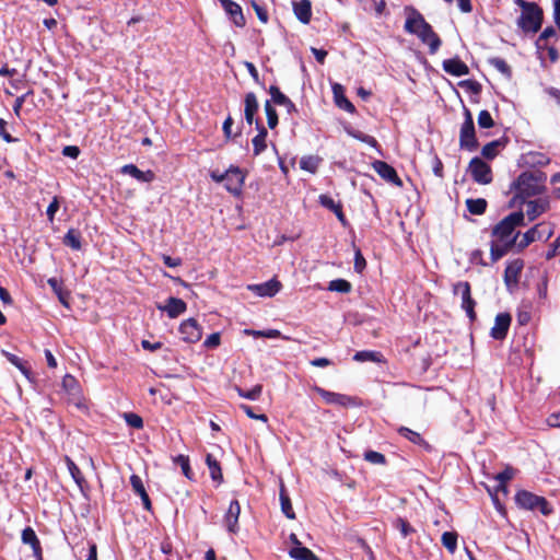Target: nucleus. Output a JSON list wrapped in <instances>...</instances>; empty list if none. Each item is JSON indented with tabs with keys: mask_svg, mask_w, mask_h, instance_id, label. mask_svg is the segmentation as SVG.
Masks as SVG:
<instances>
[{
	"mask_svg": "<svg viewBox=\"0 0 560 560\" xmlns=\"http://www.w3.org/2000/svg\"><path fill=\"white\" fill-rule=\"evenodd\" d=\"M405 31L417 35L419 39L429 46V52L435 54L441 47V38L433 31L432 26L424 20L423 15L412 9L405 22Z\"/></svg>",
	"mask_w": 560,
	"mask_h": 560,
	"instance_id": "obj_1",
	"label": "nucleus"
},
{
	"mask_svg": "<svg viewBox=\"0 0 560 560\" xmlns=\"http://www.w3.org/2000/svg\"><path fill=\"white\" fill-rule=\"evenodd\" d=\"M522 9L517 19V26L526 34H536L542 24L544 13L541 8L535 2L516 0Z\"/></svg>",
	"mask_w": 560,
	"mask_h": 560,
	"instance_id": "obj_2",
	"label": "nucleus"
},
{
	"mask_svg": "<svg viewBox=\"0 0 560 560\" xmlns=\"http://www.w3.org/2000/svg\"><path fill=\"white\" fill-rule=\"evenodd\" d=\"M524 224V213L522 211H514L502 219L493 229L492 236L498 242H513V245L517 246V237L520 233L517 232L513 235L515 229Z\"/></svg>",
	"mask_w": 560,
	"mask_h": 560,
	"instance_id": "obj_3",
	"label": "nucleus"
},
{
	"mask_svg": "<svg viewBox=\"0 0 560 560\" xmlns=\"http://www.w3.org/2000/svg\"><path fill=\"white\" fill-rule=\"evenodd\" d=\"M511 189L515 190V197L525 202L526 198L537 196L541 192L539 176L532 172H523L513 182Z\"/></svg>",
	"mask_w": 560,
	"mask_h": 560,
	"instance_id": "obj_4",
	"label": "nucleus"
},
{
	"mask_svg": "<svg viewBox=\"0 0 560 560\" xmlns=\"http://www.w3.org/2000/svg\"><path fill=\"white\" fill-rule=\"evenodd\" d=\"M515 502L521 509L529 511L538 510L546 516L552 512V509L546 498L536 495L527 490H520L515 494Z\"/></svg>",
	"mask_w": 560,
	"mask_h": 560,
	"instance_id": "obj_5",
	"label": "nucleus"
},
{
	"mask_svg": "<svg viewBox=\"0 0 560 560\" xmlns=\"http://www.w3.org/2000/svg\"><path fill=\"white\" fill-rule=\"evenodd\" d=\"M464 122L459 130V147L469 152H474L478 149L479 142L476 137L472 115L467 107H464Z\"/></svg>",
	"mask_w": 560,
	"mask_h": 560,
	"instance_id": "obj_6",
	"label": "nucleus"
},
{
	"mask_svg": "<svg viewBox=\"0 0 560 560\" xmlns=\"http://www.w3.org/2000/svg\"><path fill=\"white\" fill-rule=\"evenodd\" d=\"M455 295H459L462 308L466 312L468 318L474 322L476 319V301L471 296V288L468 281H459L453 285Z\"/></svg>",
	"mask_w": 560,
	"mask_h": 560,
	"instance_id": "obj_7",
	"label": "nucleus"
},
{
	"mask_svg": "<svg viewBox=\"0 0 560 560\" xmlns=\"http://www.w3.org/2000/svg\"><path fill=\"white\" fill-rule=\"evenodd\" d=\"M224 187L225 189L232 194L235 197H240L243 191V186L245 182L246 175L244 172L238 167L231 165L225 172H224Z\"/></svg>",
	"mask_w": 560,
	"mask_h": 560,
	"instance_id": "obj_8",
	"label": "nucleus"
},
{
	"mask_svg": "<svg viewBox=\"0 0 560 560\" xmlns=\"http://www.w3.org/2000/svg\"><path fill=\"white\" fill-rule=\"evenodd\" d=\"M468 171L472 179L481 185H488L492 182L491 167L480 158L475 156L469 162Z\"/></svg>",
	"mask_w": 560,
	"mask_h": 560,
	"instance_id": "obj_9",
	"label": "nucleus"
},
{
	"mask_svg": "<svg viewBox=\"0 0 560 560\" xmlns=\"http://www.w3.org/2000/svg\"><path fill=\"white\" fill-rule=\"evenodd\" d=\"M552 234L553 231L551 228L542 223L537 224L523 234L522 238L517 242V247L522 250L537 240H549Z\"/></svg>",
	"mask_w": 560,
	"mask_h": 560,
	"instance_id": "obj_10",
	"label": "nucleus"
},
{
	"mask_svg": "<svg viewBox=\"0 0 560 560\" xmlns=\"http://www.w3.org/2000/svg\"><path fill=\"white\" fill-rule=\"evenodd\" d=\"M178 331L182 340L186 343H196L202 337V328L195 318L184 320L179 325Z\"/></svg>",
	"mask_w": 560,
	"mask_h": 560,
	"instance_id": "obj_11",
	"label": "nucleus"
},
{
	"mask_svg": "<svg viewBox=\"0 0 560 560\" xmlns=\"http://www.w3.org/2000/svg\"><path fill=\"white\" fill-rule=\"evenodd\" d=\"M61 386L68 395V401L77 407H81L82 394L77 378L71 374H66L62 378Z\"/></svg>",
	"mask_w": 560,
	"mask_h": 560,
	"instance_id": "obj_12",
	"label": "nucleus"
},
{
	"mask_svg": "<svg viewBox=\"0 0 560 560\" xmlns=\"http://www.w3.org/2000/svg\"><path fill=\"white\" fill-rule=\"evenodd\" d=\"M281 288L282 284L276 279H271L262 283L247 285L249 291L261 298H272L281 290Z\"/></svg>",
	"mask_w": 560,
	"mask_h": 560,
	"instance_id": "obj_13",
	"label": "nucleus"
},
{
	"mask_svg": "<svg viewBox=\"0 0 560 560\" xmlns=\"http://www.w3.org/2000/svg\"><path fill=\"white\" fill-rule=\"evenodd\" d=\"M373 170L386 182L397 186H402V180L397 175L396 170L384 161H375L372 164Z\"/></svg>",
	"mask_w": 560,
	"mask_h": 560,
	"instance_id": "obj_14",
	"label": "nucleus"
},
{
	"mask_svg": "<svg viewBox=\"0 0 560 560\" xmlns=\"http://www.w3.org/2000/svg\"><path fill=\"white\" fill-rule=\"evenodd\" d=\"M241 514V505L237 500H232L230 502L229 509L224 514V525L226 530L231 534H236L238 532V517Z\"/></svg>",
	"mask_w": 560,
	"mask_h": 560,
	"instance_id": "obj_15",
	"label": "nucleus"
},
{
	"mask_svg": "<svg viewBox=\"0 0 560 560\" xmlns=\"http://www.w3.org/2000/svg\"><path fill=\"white\" fill-rule=\"evenodd\" d=\"M511 315L509 313H500L495 316L494 326L491 328V337L495 340H503L511 325Z\"/></svg>",
	"mask_w": 560,
	"mask_h": 560,
	"instance_id": "obj_16",
	"label": "nucleus"
},
{
	"mask_svg": "<svg viewBox=\"0 0 560 560\" xmlns=\"http://www.w3.org/2000/svg\"><path fill=\"white\" fill-rule=\"evenodd\" d=\"M158 308L165 312L170 318H176L186 312L187 304L182 299L171 296L164 305H159Z\"/></svg>",
	"mask_w": 560,
	"mask_h": 560,
	"instance_id": "obj_17",
	"label": "nucleus"
},
{
	"mask_svg": "<svg viewBox=\"0 0 560 560\" xmlns=\"http://www.w3.org/2000/svg\"><path fill=\"white\" fill-rule=\"evenodd\" d=\"M220 2L226 14L236 26L242 27L245 25L242 8L236 2L232 0H220Z\"/></svg>",
	"mask_w": 560,
	"mask_h": 560,
	"instance_id": "obj_18",
	"label": "nucleus"
},
{
	"mask_svg": "<svg viewBox=\"0 0 560 560\" xmlns=\"http://www.w3.org/2000/svg\"><path fill=\"white\" fill-rule=\"evenodd\" d=\"M121 174L129 175L140 183H151L155 174L151 171H141L135 164H126L120 168Z\"/></svg>",
	"mask_w": 560,
	"mask_h": 560,
	"instance_id": "obj_19",
	"label": "nucleus"
},
{
	"mask_svg": "<svg viewBox=\"0 0 560 560\" xmlns=\"http://www.w3.org/2000/svg\"><path fill=\"white\" fill-rule=\"evenodd\" d=\"M443 70L454 77L467 75L469 73L468 66L459 58H451L443 61Z\"/></svg>",
	"mask_w": 560,
	"mask_h": 560,
	"instance_id": "obj_20",
	"label": "nucleus"
},
{
	"mask_svg": "<svg viewBox=\"0 0 560 560\" xmlns=\"http://www.w3.org/2000/svg\"><path fill=\"white\" fill-rule=\"evenodd\" d=\"M330 86L335 105L342 110L350 112V101L346 96V88L334 81H330Z\"/></svg>",
	"mask_w": 560,
	"mask_h": 560,
	"instance_id": "obj_21",
	"label": "nucleus"
},
{
	"mask_svg": "<svg viewBox=\"0 0 560 560\" xmlns=\"http://www.w3.org/2000/svg\"><path fill=\"white\" fill-rule=\"evenodd\" d=\"M130 485L132 487L133 492L141 498L144 510L151 511V500L149 498V494L147 493L142 479L138 475H131Z\"/></svg>",
	"mask_w": 560,
	"mask_h": 560,
	"instance_id": "obj_22",
	"label": "nucleus"
},
{
	"mask_svg": "<svg viewBox=\"0 0 560 560\" xmlns=\"http://www.w3.org/2000/svg\"><path fill=\"white\" fill-rule=\"evenodd\" d=\"M526 206V215L529 221H534L548 210L549 202L547 199H535L527 201Z\"/></svg>",
	"mask_w": 560,
	"mask_h": 560,
	"instance_id": "obj_23",
	"label": "nucleus"
},
{
	"mask_svg": "<svg viewBox=\"0 0 560 560\" xmlns=\"http://www.w3.org/2000/svg\"><path fill=\"white\" fill-rule=\"evenodd\" d=\"M244 105H245V108H244L245 120L248 125H252L254 121H256L255 115L259 109V104H258L255 93H253V92L246 93L245 98H244Z\"/></svg>",
	"mask_w": 560,
	"mask_h": 560,
	"instance_id": "obj_24",
	"label": "nucleus"
},
{
	"mask_svg": "<svg viewBox=\"0 0 560 560\" xmlns=\"http://www.w3.org/2000/svg\"><path fill=\"white\" fill-rule=\"evenodd\" d=\"M255 125H256V129L258 130V133L253 138L252 142H253L254 155H259L267 148L266 138H267L268 132H267V129L264 127V125L258 119H256Z\"/></svg>",
	"mask_w": 560,
	"mask_h": 560,
	"instance_id": "obj_25",
	"label": "nucleus"
},
{
	"mask_svg": "<svg viewBox=\"0 0 560 560\" xmlns=\"http://www.w3.org/2000/svg\"><path fill=\"white\" fill-rule=\"evenodd\" d=\"M314 392H316L318 395H320V397L327 404H330V405L346 406L350 401V398L348 396H346V395H341V394H337V393H334V392H329V390H326V389H324L322 387H318V386L314 387Z\"/></svg>",
	"mask_w": 560,
	"mask_h": 560,
	"instance_id": "obj_26",
	"label": "nucleus"
},
{
	"mask_svg": "<svg viewBox=\"0 0 560 560\" xmlns=\"http://www.w3.org/2000/svg\"><path fill=\"white\" fill-rule=\"evenodd\" d=\"M293 11L298 20L307 24L312 18V5L308 0L293 2Z\"/></svg>",
	"mask_w": 560,
	"mask_h": 560,
	"instance_id": "obj_27",
	"label": "nucleus"
},
{
	"mask_svg": "<svg viewBox=\"0 0 560 560\" xmlns=\"http://www.w3.org/2000/svg\"><path fill=\"white\" fill-rule=\"evenodd\" d=\"M295 541V546L291 548L290 556L295 560H318V558L308 548L304 547L296 540L295 535H291Z\"/></svg>",
	"mask_w": 560,
	"mask_h": 560,
	"instance_id": "obj_28",
	"label": "nucleus"
},
{
	"mask_svg": "<svg viewBox=\"0 0 560 560\" xmlns=\"http://www.w3.org/2000/svg\"><path fill=\"white\" fill-rule=\"evenodd\" d=\"M523 268V261L516 259L510 262L504 270V281L509 285L510 283H516L518 281L520 273Z\"/></svg>",
	"mask_w": 560,
	"mask_h": 560,
	"instance_id": "obj_29",
	"label": "nucleus"
},
{
	"mask_svg": "<svg viewBox=\"0 0 560 560\" xmlns=\"http://www.w3.org/2000/svg\"><path fill=\"white\" fill-rule=\"evenodd\" d=\"M513 242L504 243V242H498L492 241L490 245V256L491 260L493 262L501 259L504 255L508 254V252L513 247Z\"/></svg>",
	"mask_w": 560,
	"mask_h": 560,
	"instance_id": "obj_30",
	"label": "nucleus"
},
{
	"mask_svg": "<svg viewBox=\"0 0 560 560\" xmlns=\"http://www.w3.org/2000/svg\"><path fill=\"white\" fill-rule=\"evenodd\" d=\"M65 462H66L67 468H68L72 479L74 480L77 486L80 488V490L83 491L86 481H85L80 468L69 456L65 457Z\"/></svg>",
	"mask_w": 560,
	"mask_h": 560,
	"instance_id": "obj_31",
	"label": "nucleus"
},
{
	"mask_svg": "<svg viewBox=\"0 0 560 560\" xmlns=\"http://www.w3.org/2000/svg\"><path fill=\"white\" fill-rule=\"evenodd\" d=\"M279 497H280V503H281V511H282V513L288 518L294 520L295 518V513H294L293 508H292L291 499H290V497H289V494H288L283 483H281Z\"/></svg>",
	"mask_w": 560,
	"mask_h": 560,
	"instance_id": "obj_32",
	"label": "nucleus"
},
{
	"mask_svg": "<svg viewBox=\"0 0 560 560\" xmlns=\"http://www.w3.org/2000/svg\"><path fill=\"white\" fill-rule=\"evenodd\" d=\"M487 206H488V202L483 198H477V199L469 198L466 200L467 210L471 214H475V215L483 214L487 210Z\"/></svg>",
	"mask_w": 560,
	"mask_h": 560,
	"instance_id": "obj_33",
	"label": "nucleus"
},
{
	"mask_svg": "<svg viewBox=\"0 0 560 560\" xmlns=\"http://www.w3.org/2000/svg\"><path fill=\"white\" fill-rule=\"evenodd\" d=\"M206 464L209 468L211 479L221 483L223 476L218 460L211 454H207Z\"/></svg>",
	"mask_w": 560,
	"mask_h": 560,
	"instance_id": "obj_34",
	"label": "nucleus"
},
{
	"mask_svg": "<svg viewBox=\"0 0 560 560\" xmlns=\"http://www.w3.org/2000/svg\"><path fill=\"white\" fill-rule=\"evenodd\" d=\"M398 433L410 441L411 443L420 446H428V443L424 441V439L420 435V433L407 428V427H400L398 430Z\"/></svg>",
	"mask_w": 560,
	"mask_h": 560,
	"instance_id": "obj_35",
	"label": "nucleus"
},
{
	"mask_svg": "<svg viewBox=\"0 0 560 560\" xmlns=\"http://www.w3.org/2000/svg\"><path fill=\"white\" fill-rule=\"evenodd\" d=\"M22 541L25 545H30L35 552L40 551L39 540L32 527H26L22 530Z\"/></svg>",
	"mask_w": 560,
	"mask_h": 560,
	"instance_id": "obj_36",
	"label": "nucleus"
},
{
	"mask_svg": "<svg viewBox=\"0 0 560 560\" xmlns=\"http://www.w3.org/2000/svg\"><path fill=\"white\" fill-rule=\"evenodd\" d=\"M63 244L74 250H80L82 247L80 232L74 229H70L63 237Z\"/></svg>",
	"mask_w": 560,
	"mask_h": 560,
	"instance_id": "obj_37",
	"label": "nucleus"
},
{
	"mask_svg": "<svg viewBox=\"0 0 560 560\" xmlns=\"http://www.w3.org/2000/svg\"><path fill=\"white\" fill-rule=\"evenodd\" d=\"M383 355L378 351L373 350H363L358 351L353 357L352 360H355L358 362H382Z\"/></svg>",
	"mask_w": 560,
	"mask_h": 560,
	"instance_id": "obj_38",
	"label": "nucleus"
},
{
	"mask_svg": "<svg viewBox=\"0 0 560 560\" xmlns=\"http://www.w3.org/2000/svg\"><path fill=\"white\" fill-rule=\"evenodd\" d=\"M488 62L500 73H502L506 79H511L512 69L504 59L500 57H491L488 59Z\"/></svg>",
	"mask_w": 560,
	"mask_h": 560,
	"instance_id": "obj_39",
	"label": "nucleus"
},
{
	"mask_svg": "<svg viewBox=\"0 0 560 560\" xmlns=\"http://www.w3.org/2000/svg\"><path fill=\"white\" fill-rule=\"evenodd\" d=\"M393 527L400 533L402 538H407L409 535L416 532L411 524L402 517H396L393 521Z\"/></svg>",
	"mask_w": 560,
	"mask_h": 560,
	"instance_id": "obj_40",
	"label": "nucleus"
},
{
	"mask_svg": "<svg viewBox=\"0 0 560 560\" xmlns=\"http://www.w3.org/2000/svg\"><path fill=\"white\" fill-rule=\"evenodd\" d=\"M47 283L52 289V291L56 293V295L58 296L61 304H63L65 306H68L67 300H68L69 293L63 291L60 281L57 278H49Z\"/></svg>",
	"mask_w": 560,
	"mask_h": 560,
	"instance_id": "obj_41",
	"label": "nucleus"
},
{
	"mask_svg": "<svg viewBox=\"0 0 560 560\" xmlns=\"http://www.w3.org/2000/svg\"><path fill=\"white\" fill-rule=\"evenodd\" d=\"M514 477V469L512 467H506L504 470L499 472L495 476V480H498V490L503 491L504 493L508 492L506 482L511 480Z\"/></svg>",
	"mask_w": 560,
	"mask_h": 560,
	"instance_id": "obj_42",
	"label": "nucleus"
},
{
	"mask_svg": "<svg viewBox=\"0 0 560 560\" xmlns=\"http://www.w3.org/2000/svg\"><path fill=\"white\" fill-rule=\"evenodd\" d=\"M319 202L323 207L327 208V209H330L332 211H335V213L337 214L338 219L343 223L346 224V218L342 213V211L340 210V208L338 206L335 205V201L332 200V198L326 196V195H320L319 196Z\"/></svg>",
	"mask_w": 560,
	"mask_h": 560,
	"instance_id": "obj_43",
	"label": "nucleus"
},
{
	"mask_svg": "<svg viewBox=\"0 0 560 560\" xmlns=\"http://www.w3.org/2000/svg\"><path fill=\"white\" fill-rule=\"evenodd\" d=\"M442 545L451 552L454 553L457 549V533L445 532L442 535Z\"/></svg>",
	"mask_w": 560,
	"mask_h": 560,
	"instance_id": "obj_44",
	"label": "nucleus"
},
{
	"mask_svg": "<svg viewBox=\"0 0 560 560\" xmlns=\"http://www.w3.org/2000/svg\"><path fill=\"white\" fill-rule=\"evenodd\" d=\"M502 145L500 140H493L486 145H483L481 150V154L485 159L492 160L497 156L499 148Z\"/></svg>",
	"mask_w": 560,
	"mask_h": 560,
	"instance_id": "obj_45",
	"label": "nucleus"
},
{
	"mask_svg": "<svg viewBox=\"0 0 560 560\" xmlns=\"http://www.w3.org/2000/svg\"><path fill=\"white\" fill-rule=\"evenodd\" d=\"M236 392L243 398H246L249 400H257L261 395L262 386L255 385L252 389H248V390H245L241 387H236Z\"/></svg>",
	"mask_w": 560,
	"mask_h": 560,
	"instance_id": "obj_46",
	"label": "nucleus"
},
{
	"mask_svg": "<svg viewBox=\"0 0 560 560\" xmlns=\"http://www.w3.org/2000/svg\"><path fill=\"white\" fill-rule=\"evenodd\" d=\"M265 112L267 116V124L270 129H273L278 125V114L270 101L265 103Z\"/></svg>",
	"mask_w": 560,
	"mask_h": 560,
	"instance_id": "obj_47",
	"label": "nucleus"
},
{
	"mask_svg": "<svg viewBox=\"0 0 560 560\" xmlns=\"http://www.w3.org/2000/svg\"><path fill=\"white\" fill-rule=\"evenodd\" d=\"M319 164V160L316 156H303L300 161L302 170L315 173Z\"/></svg>",
	"mask_w": 560,
	"mask_h": 560,
	"instance_id": "obj_48",
	"label": "nucleus"
},
{
	"mask_svg": "<svg viewBox=\"0 0 560 560\" xmlns=\"http://www.w3.org/2000/svg\"><path fill=\"white\" fill-rule=\"evenodd\" d=\"M124 419H125L126 423L133 429H142L143 428V420L137 413L125 412Z\"/></svg>",
	"mask_w": 560,
	"mask_h": 560,
	"instance_id": "obj_49",
	"label": "nucleus"
},
{
	"mask_svg": "<svg viewBox=\"0 0 560 560\" xmlns=\"http://www.w3.org/2000/svg\"><path fill=\"white\" fill-rule=\"evenodd\" d=\"M269 93L271 95V101L277 105H284L289 100L287 95H284L276 85H271L269 88Z\"/></svg>",
	"mask_w": 560,
	"mask_h": 560,
	"instance_id": "obj_50",
	"label": "nucleus"
},
{
	"mask_svg": "<svg viewBox=\"0 0 560 560\" xmlns=\"http://www.w3.org/2000/svg\"><path fill=\"white\" fill-rule=\"evenodd\" d=\"M174 463H176L180 466L182 471L185 475V477H187L188 479L192 478L188 456L178 455L174 458Z\"/></svg>",
	"mask_w": 560,
	"mask_h": 560,
	"instance_id": "obj_51",
	"label": "nucleus"
},
{
	"mask_svg": "<svg viewBox=\"0 0 560 560\" xmlns=\"http://www.w3.org/2000/svg\"><path fill=\"white\" fill-rule=\"evenodd\" d=\"M328 290L337 292H349L350 283L343 279H336L329 282Z\"/></svg>",
	"mask_w": 560,
	"mask_h": 560,
	"instance_id": "obj_52",
	"label": "nucleus"
},
{
	"mask_svg": "<svg viewBox=\"0 0 560 560\" xmlns=\"http://www.w3.org/2000/svg\"><path fill=\"white\" fill-rule=\"evenodd\" d=\"M364 459L371 464L383 465L386 463V458L382 453L375 451H368L364 453Z\"/></svg>",
	"mask_w": 560,
	"mask_h": 560,
	"instance_id": "obj_53",
	"label": "nucleus"
},
{
	"mask_svg": "<svg viewBox=\"0 0 560 560\" xmlns=\"http://www.w3.org/2000/svg\"><path fill=\"white\" fill-rule=\"evenodd\" d=\"M478 125L480 128H486V129L493 127L494 121L491 117V114L488 110L483 109L479 113Z\"/></svg>",
	"mask_w": 560,
	"mask_h": 560,
	"instance_id": "obj_54",
	"label": "nucleus"
},
{
	"mask_svg": "<svg viewBox=\"0 0 560 560\" xmlns=\"http://www.w3.org/2000/svg\"><path fill=\"white\" fill-rule=\"evenodd\" d=\"M366 267V260L360 249L354 248V270L362 273Z\"/></svg>",
	"mask_w": 560,
	"mask_h": 560,
	"instance_id": "obj_55",
	"label": "nucleus"
},
{
	"mask_svg": "<svg viewBox=\"0 0 560 560\" xmlns=\"http://www.w3.org/2000/svg\"><path fill=\"white\" fill-rule=\"evenodd\" d=\"M352 138H355L373 148L377 145V141L374 137L363 133L362 131L352 130Z\"/></svg>",
	"mask_w": 560,
	"mask_h": 560,
	"instance_id": "obj_56",
	"label": "nucleus"
},
{
	"mask_svg": "<svg viewBox=\"0 0 560 560\" xmlns=\"http://www.w3.org/2000/svg\"><path fill=\"white\" fill-rule=\"evenodd\" d=\"M252 7H253L254 11L256 12L259 21L262 23H267L268 19H269L267 10L256 1L252 2Z\"/></svg>",
	"mask_w": 560,
	"mask_h": 560,
	"instance_id": "obj_57",
	"label": "nucleus"
},
{
	"mask_svg": "<svg viewBox=\"0 0 560 560\" xmlns=\"http://www.w3.org/2000/svg\"><path fill=\"white\" fill-rule=\"evenodd\" d=\"M220 342H221L220 334L213 332L206 338L203 346L208 349H214V348L219 347Z\"/></svg>",
	"mask_w": 560,
	"mask_h": 560,
	"instance_id": "obj_58",
	"label": "nucleus"
},
{
	"mask_svg": "<svg viewBox=\"0 0 560 560\" xmlns=\"http://www.w3.org/2000/svg\"><path fill=\"white\" fill-rule=\"evenodd\" d=\"M60 203L58 197H54L49 206L47 207L46 214L50 222L54 221L56 212L59 210Z\"/></svg>",
	"mask_w": 560,
	"mask_h": 560,
	"instance_id": "obj_59",
	"label": "nucleus"
},
{
	"mask_svg": "<svg viewBox=\"0 0 560 560\" xmlns=\"http://www.w3.org/2000/svg\"><path fill=\"white\" fill-rule=\"evenodd\" d=\"M7 121L2 118H0V137L8 143L16 142L18 139L13 138L8 131H7Z\"/></svg>",
	"mask_w": 560,
	"mask_h": 560,
	"instance_id": "obj_60",
	"label": "nucleus"
},
{
	"mask_svg": "<svg viewBox=\"0 0 560 560\" xmlns=\"http://www.w3.org/2000/svg\"><path fill=\"white\" fill-rule=\"evenodd\" d=\"M240 408L252 419H257V420H261L264 422H267L268 418L266 415H256L254 411H253V408L248 405H245V404H242L240 405Z\"/></svg>",
	"mask_w": 560,
	"mask_h": 560,
	"instance_id": "obj_61",
	"label": "nucleus"
},
{
	"mask_svg": "<svg viewBox=\"0 0 560 560\" xmlns=\"http://www.w3.org/2000/svg\"><path fill=\"white\" fill-rule=\"evenodd\" d=\"M462 88H465L466 90L477 94L480 92V84L477 81L474 80H465L459 83Z\"/></svg>",
	"mask_w": 560,
	"mask_h": 560,
	"instance_id": "obj_62",
	"label": "nucleus"
},
{
	"mask_svg": "<svg viewBox=\"0 0 560 560\" xmlns=\"http://www.w3.org/2000/svg\"><path fill=\"white\" fill-rule=\"evenodd\" d=\"M432 171L434 173L435 176L442 178L443 177V163L442 161L440 160V158L438 155H434L433 156V160H432Z\"/></svg>",
	"mask_w": 560,
	"mask_h": 560,
	"instance_id": "obj_63",
	"label": "nucleus"
},
{
	"mask_svg": "<svg viewBox=\"0 0 560 560\" xmlns=\"http://www.w3.org/2000/svg\"><path fill=\"white\" fill-rule=\"evenodd\" d=\"M553 20L560 31V0H552Z\"/></svg>",
	"mask_w": 560,
	"mask_h": 560,
	"instance_id": "obj_64",
	"label": "nucleus"
}]
</instances>
